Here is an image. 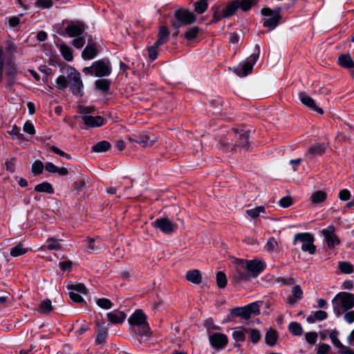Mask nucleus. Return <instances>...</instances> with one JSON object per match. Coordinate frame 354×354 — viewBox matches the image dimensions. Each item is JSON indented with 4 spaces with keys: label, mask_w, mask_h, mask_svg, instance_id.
Instances as JSON below:
<instances>
[{
    "label": "nucleus",
    "mask_w": 354,
    "mask_h": 354,
    "mask_svg": "<svg viewBox=\"0 0 354 354\" xmlns=\"http://www.w3.org/2000/svg\"><path fill=\"white\" fill-rule=\"evenodd\" d=\"M332 304L335 313L339 316L344 312L354 307V295L347 292H340L333 299Z\"/></svg>",
    "instance_id": "1"
},
{
    "label": "nucleus",
    "mask_w": 354,
    "mask_h": 354,
    "mask_svg": "<svg viewBox=\"0 0 354 354\" xmlns=\"http://www.w3.org/2000/svg\"><path fill=\"white\" fill-rule=\"evenodd\" d=\"M265 268L264 263L258 260L247 261L239 259L236 261V269L239 272V279H245L248 277V274L241 272V270L246 269L248 274L252 277H257Z\"/></svg>",
    "instance_id": "2"
},
{
    "label": "nucleus",
    "mask_w": 354,
    "mask_h": 354,
    "mask_svg": "<svg viewBox=\"0 0 354 354\" xmlns=\"http://www.w3.org/2000/svg\"><path fill=\"white\" fill-rule=\"evenodd\" d=\"M282 8L281 7H277L274 9L266 7L261 9V14L265 18L263 19V26L265 28H268L270 30H274L280 23L282 19L281 15Z\"/></svg>",
    "instance_id": "3"
},
{
    "label": "nucleus",
    "mask_w": 354,
    "mask_h": 354,
    "mask_svg": "<svg viewBox=\"0 0 354 354\" xmlns=\"http://www.w3.org/2000/svg\"><path fill=\"white\" fill-rule=\"evenodd\" d=\"M196 19L193 12L185 8H180L175 11L174 18L171 20V24L176 30H178L183 26L194 23Z\"/></svg>",
    "instance_id": "4"
},
{
    "label": "nucleus",
    "mask_w": 354,
    "mask_h": 354,
    "mask_svg": "<svg viewBox=\"0 0 354 354\" xmlns=\"http://www.w3.org/2000/svg\"><path fill=\"white\" fill-rule=\"evenodd\" d=\"M131 326H136L138 327V334L143 337L149 335L150 328L147 322V316L141 310H137L132 314L128 319Z\"/></svg>",
    "instance_id": "5"
},
{
    "label": "nucleus",
    "mask_w": 354,
    "mask_h": 354,
    "mask_svg": "<svg viewBox=\"0 0 354 354\" xmlns=\"http://www.w3.org/2000/svg\"><path fill=\"white\" fill-rule=\"evenodd\" d=\"M255 51L257 53L251 55L245 62L240 63L239 66L233 68V72L235 74L239 77H245L252 71L253 66L259 56L260 47L258 44L255 46Z\"/></svg>",
    "instance_id": "6"
},
{
    "label": "nucleus",
    "mask_w": 354,
    "mask_h": 354,
    "mask_svg": "<svg viewBox=\"0 0 354 354\" xmlns=\"http://www.w3.org/2000/svg\"><path fill=\"white\" fill-rule=\"evenodd\" d=\"M259 314L260 306L257 302L251 303L243 307H236L232 308L230 311L231 317H239L245 320Z\"/></svg>",
    "instance_id": "7"
},
{
    "label": "nucleus",
    "mask_w": 354,
    "mask_h": 354,
    "mask_svg": "<svg viewBox=\"0 0 354 354\" xmlns=\"http://www.w3.org/2000/svg\"><path fill=\"white\" fill-rule=\"evenodd\" d=\"M314 239L310 233H298L295 235L293 244L297 242L302 243L301 250L313 254L316 252V246L313 244Z\"/></svg>",
    "instance_id": "8"
},
{
    "label": "nucleus",
    "mask_w": 354,
    "mask_h": 354,
    "mask_svg": "<svg viewBox=\"0 0 354 354\" xmlns=\"http://www.w3.org/2000/svg\"><path fill=\"white\" fill-rule=\"evenodd\" d=\"M68 85L71 87L72 93L75 95L82 96L83 95V83L80 77V73L74 68H71V72L68 77Z\"/></svg>",
    "instance_id": "9"
},
{
    "label": "nucleus",
    "mask_w": 354,
    "mask_h": 354,
    "mask_svg": "<svg viewBox=\"0 0 354 354\" xmlns=\"http://www.w3.org/2000/svg\"><path fill=\"white\" fill-rule=\"evenodd\" d=\"M322 234L324 236L327 246L330 248H334L335 245H339L340 241L335 234V227L332 225L322 230Z\"/></svg>",
    "instance_id": "10"
},
{
    "label": "nucleus",
    "mask_w": 354,
    "mask_h": 354,
    "mask_svg": "<svg viewBox=\"0 0 354 354\" xmlns=\"http://www.w3.org/2000/svg\"><path fill=\"white\" fill-rule=\"evenodd\" d=\"M152 225L165 234H170L177 228V225L170 221L167 218H161L156 219Z\"/></svg>",
    "instance_id": "11"
},
{
    "label": "nucleus",
    "mask_w": 354,
    "mask_h": 354,
    "mask_svg": "<svg viewBox=\"0 0 354 354\" xmlns=\"http://www.w3.org/2000/svg\"><path fill=\"white\" fill-rule=\"evenodd\" d=\"M95 75L97 77L108 76L111 73V67L109 60L102 59L93 63Z\"/></svg>",
    "instance_id": "12"
},
{
    "label": "nucleus",
    "mask_w": 354,
    "mask_h": 354,
    "mask_svg": "<svg viewBox=\"0 0 354 354\" xmlns=\"http://www.w3.org/2000/svg\"><path fill=\"white\" fill-rule=\"evenodd\" d=\"M234 136L236 148L238 147L243 151H248L249 149V131L234 130Z\"/></svg>",
    "instance_id": "13"
},
{
    "label": "nucleus",
    "mask_w": 354,
    "mask_h": 354,
    "mask_svg": "<svg viewBox=\"0 0 354 354\" xmlns=\"http://www.w3.org/2000/svg\"><path fill=\"white\" fill-rule=\"evenodd\" d=\"M209 340L212 347L216 349L224 348L228 343L226 335L221 333H215L209 336Z\"/></svg>",
    "instance_id": "14"
},
{
    "label": "nucleus",
    "mask_w": 354,
    "mask_h": 354,
    "mask_svg": "<svg viewBox=\"0 0 354 354\" xmlns=\"http://www.w3.org/2000/svg\"><path fill=\"white\" fill-rule=\"evenodd\" d=\"M234 130L228 133L226 136L222 138L220 140V145L225 151L236 150V139L234 137Z\"/></svg>",
    "instance_id": "15"
},
{
    "label": "nucleus",
    "mask_w": 354,
    "mask_h": 354,
    "mask_svg": "<svg viewBox=\"0 0 354 354\" xmlns=\"http://www.w3.org/2000/svg\"><path fill=\"white\" fill-rule=\"evenodd\" d=\"M299 98L301 102L305 105L306 106L315 111L318 113L322 115L324 113V111L322 108L318 107L314 100L308 95L306 93L301 92L299 94Z\"/></svg>",
    "instance_id": "16"
},
{
    "label": "nucleus",
    "mask_w": 354,
    "mask_h": 354,
    "mask_svg": "<svg viewBox=\"0 0 354 354\" xmlns=\"http://www.w3.org/2000/svg\"><path fill=\"white\" fill-rule=\"evenodd\" d=\"M82 120L84 124L90 128H95L102 126L105 119L102 116L82 115Z\"/></svg>",
    "instance_id": "17"
},
{
    "label": "nucleus",
    "mask_w": 354,
    "mask_h": 354,
    "mask_svg": "<svg viewBox=\"0 0 354 354\" xmlns=\"http://www.w3.org/2000/svg\"><path fill=\"white\" fill-rule=\"evenodd\" d=\"M84 31V27L82 23L71 24L68 25L65 32L70 37H76L80 36Z\"/></svg>",
    "instance_id": "18"
},
{
    "label": "nucleus",
    "mask_w": 354,
    "mask_h": 354,
    "mask_svg": "<svg viewBox=\"0 0 354 354\" xmlns=\"http://www.w3.org/2000/svg\"><path fill=\"white\" fill-rule=\"evenodd\" d=\"M339 64L349 70L352 75H354V62L349 55L342 54L338 59Z\"/></svg>",
    "instance_id": "19"
},
{
    "label": "nucleus",
    "mask_w": 354,
    "mask_h": 354,
    "mask_svg": "<svg viewBox=\"0 0 354 354\" xmlns=\"http://www.w3.org/2000/svg\"><path fill=\"white\" fill-rule=\"evenodd\" d=\"M107 318L109 321L112 324H121L124 321L126 318V314L122 311L113 310L107 313Z\"/></svg>",
    "instance_id": "20"
},
{
    "label": "nucleus",
    "mask_w": 354,
    "mask_h": 354,
    "mask_svg": "<svg viewBox=\"0 0 354 354\" xmlns=\"http://www.w3.org/2000/svg\"><path fill=\"white\" fill-rule=\"evenodd\" d=\"M97 54V49L95 44H88L82 53L84 59H93Z\"/></svg>",
    "instance_id": "21"
},
{
    "label": "nucleus",
    "mask_w": 354,
    "mask_h": 354,
    "mask_svg": "<svg viewBox=\"0 0 354 354\" xmlns=\"http://www.w3.org/2000/svg\"><path fill=\"white\" fill-rule=\"evenodd\" d=\"M169 31L167 27L160 26L158 30V39L156 41V46H161L167 42Z\"/></svg>",
    "instance_id": "22"
},
{
    "label": "nucleus",
    "mask_w": 354,
    "mask_h": 354,
    "mask_svg": "<svg viewBox=\"0 0 354 354\" xmlns=\"http://www.w3.org/2000/svg\"><path fill=\"white\" fill-rule=\"evenodd\" d=\"M238 5V0L229 2L222 10L223 17L227 18L232 16L239 9Z\"/></svg>",
    "instance_id": "23"
},
{
    "label": "nucleus",
    "mask_w": 354,
    "mask_h": 354,
    "mask_svg": "<svg viewBox=\"0 0 354 354\" xmlns=\"http://www.w3.org/2000/svg\"><path fill=\"white\" fill-rule=\"evenodd\" d=\"M185 278L187 281L194 284H199L202 281V275L198 270H192L187 271L186 273Z\"/></svg>",
    "instance_id": "24"
},
{
    "label": "nucleus",
    "mask_w": 354,
    "mask_h": 354,
    "mask_svg": "<svg viewBox=\"0 0 354 354\" xmlns=\"http://www.w3.org/2000/svg\"><path fill=\"white\" fill-rule=\"evenodd\" d=\"M58 47L62 57L66 61L71 62L73 59V50L69 46L62 43L58 45Z\"/></svg>",
    "instance_id": "25"
},
{
    "label": "nucleus",
    "mask_w": 354,
    "mask_h": 354,
    "mask_svg": "<svg viewBox=\"0 0 354 354\" xmlns=\"http://www.w3.org/2000/svg\"><path fill=\"white\" fill-rule=\"evenodd\" d=\"M327 198V194L324 191H317L313 192L310 197V201L313 205H317L324 202Z\"/></svg>",
    "instance_id": "26"
},
{
    "label": "nucleus",
    "mask_w": 354,
    "mask_h": 354,
    "mask_svg": "<svg viewBox=\"0 0 354 354\" xmlns=\"http://www.w3.org/2000/svg\"><path fill=\"white\" fill-rule=\"evenodd\" d=\"M327 313L325 311L323 310H317L314 313H312L311 315H310L307 319L306 321L308 323H314L316 321H322L324 320L327 318Z\"/></svg>",
    "instance_id": "27"
},
{
    "label": "nucleus",
    "mask_w": 354,
    "mask_h": 354,
    "mask_svg": "<svg viewBox=\"0 0 354 354\" xmlns=\"http://www.w3.org/2000/svg\"><path fill=\"white\" fill-rule=\"evenodd\" d=\"M278 339V334L275 330L270 328L266 334L265 341L266 343L270 346H273L276 344Z\"/></svg>",
    "instance_id": "28"
},
{
    "label": "nucleus",
    "mask_w": 354,
    "mask_h": 354,
    "mask_svg": "<svg viewBox=\"0 0 354 354\" xmlns=\"http://www.w3.org/2000/svg\"><path fill=\"white\" fill-rule=\"evenodd\" d=\"M6 73L10 84H12L17 73V66L12 62H8L6 64Z\"/></svg>",
    "instance_id": "29"
},
{
    "label": "nucleus",
    "mask_w": 354,
    "mask_h": 354,
    "mask_svg": "<svg viewBox=\"0 0 354 354\" xmlns=\"http://www.w3.org/2000/svg\"><path fill=\"white\" fill-rule=\"evenodd\" d=\"M48 245L46 246H41V250H45L46 249L48 250H60L62 249V245L59 242L58 239H56L54 237H50L47 239Z\"/></svg>",
    "instance_id": "30"
},
{
    "label": "nucleus",
    "mask_w": 354,
    "mask_h": 354,
    "mask_svg": "<svg viewBox=\"0 0 354 354\" xmlns=\"http://www.w3.org/2000/svg\"><path fill=\"white\" fill-rule=\"evenodd\" d=\"M97 326H100V324L97 322ZM108 335V330L104 327H99L97 331V337L95 343L97 344H102L105 342V340Z\"/></svg>",
    "instance_id": "31"
},
{
    "label": "nucleus",
    "mask_w": 354,
    "mask_h": 354,
    "mask_svg": "<svg viewBox=\"0 0 354 354\" xmlns=\"http://www.w3.org/2000/svg\"><path fill=\"white\" fill-rule=\"evenodd\" d=\"M29 250V248L24 247V245L20 243L10 249V255L13 257H17L25 254Z\"/></svg>",
    "instance_id": "32"
},
{
    "label": "nucleus",
    "mask_w": 354,
    "mask_h": 354,
    "mask_svg": "<svg viewBox=\"0 0 354 354\" xmlns=\"http://www.w3.org/2000/svg\"><path fill=\"white\" fill-rule=\"evenodd\" d=\"M111 144L108 141H100L92 147V151L96 153H101L108 151L111 148Z\"/></svg>",
    "instance_id": "33"
},
{
    "label": "nucleus",
    "mask_w": 354,
    "mask_h": 354,
    "mask_svg": "<svg viewBox=\"0 0 354 354\" xmlns=\"http://www.w3.org/2000/svg\"><path fill=\"white\" fill-rule=\"evenodd\" d=\"M35 191L37 192H43L48 194H53L54 192V189L50 183L48 182H43L40 184L37 185L35 187Z\"/></svg>",
    "instance_id": "34"
},
{
    "label": "nucleus",
    "mask_w": 354,
    "mask_h": 354,
    "mask_svg": "<svg viewBox=\"0 0 354 354\" xmlns=\"http://www.w3.org/2000/svg\"><path fill=\"white\" fill-rule=\"evenodd\" d=\"M95 85L98 90L105 93L109 90L111 81L108 79H99L95 81Z\"/></svg>",
    "instance_id": "35"
},
{
    "label": "nucleus",
    "mask_w": 354,
    "mask_h": 354,
    "mask_svg": "<svg viewBox=\"0 0 354 354\" xmlns=\"http://www.w3.org/2000/svg\"><path fill=\"white\" fill-rule=\"evenodd\" d=\"M53 310V308L51 304V301L48 299H46L41 301L39 304V306L37 309L38 312L41 314H48Z\"/></svg>",
    "instance_id": "36"
},
{
    "label": "nucleus",
    "mask_w": 354,
    "mask_h": 354,
    "mask_svg": "<svg viewBox=\"0 0 354 354\" xmlns=\"http://www.w3.org/2000/svg\"><path fill=\"white\" fill-rule=\"evenodd\" d=\"M256 3V0H238V8H241L243 11L245 12L249 10Z\"/></svg>",
    "instance_id": "37"
},
{
    "label": "nucleus",
    "mask_w": 354,
    "mask_h": 354,
    "mask_svg": "<svg viewBox=\"0 0 354 354\" xmlns=\"http://www.w3.org/2000/svg\"><path fill=\"white\" fill-rule=\"evenodd\" d=\"M288 329L290 332L296 336H300L303 333V328L300 324L292 322L289 324Z\"/></svg>",
    "instance_id": "38"
},
{
    "label": "nucleus",
    "mask_w": 354,
    "mask_h": 354,
    "mask_svg": "<svg viewBox=\"0 0 354 354\" xmlns=\"http://www.w3.org/2000/svg\"><path fill=\"white\" fill-rule=\"evenodd\" d=\"M266 208L264 206H257L254 209L246 210V214L252 218H257L261 213H265Z\"/></svg>",
    "instance_id": "39"
},
{
    "label": "nucleus",
    "mask_w": 354,
    "mask_h": 354,
    "mask_svg": "<svg viewBox=\"0 0 354 354\" xmlns=\"http://www.w3.org/2000/svg\"><path fill=\"white\" fill-rule=\"evenodd\" d=\"M194 11L198 14L203 13L208 8V3L205 0H200L194 4Z\"/></svg>",
    "instance_id": "40"
},
{
    "label": "nucleus",
    "mask_w": 354,
    "mask_h": 354,
    "mask_svg": "<svg viewBox=\"0 0 354 354\" xmlns=\"http://www.w3.org/2000/svg\"><path fill=\"white\" fill-rule=\"evenodd\" d=\"M325 151V147L322 144H317L308 149V153L312 156L322 155Z\"/></svg>",
    "instance_id": "41"
},
{
    "label": "nucleus",
    "mask_w": 354,
    "mask_h": 354,
    "mask_svg": "<svg viewBox=\"0 0 354 354\" xmlns=\"http://www.w3.org/2000/svg\"><path fill=\"white\" fill-rule=\"evenodd\" d=\"M67 288L75 292H77L84 295H86L87 292V289L83 283H70L68 284Z\"/></svg>",
    "instance_id": "42"
},
{
    "label": "nucleus",
    "mask_w": 354,
    "mask_h": 354,
    "mask_svg": "<svg viewBox=\"0 0 354 354\" xmlns=\"http://www.w3.org/2000/svg\"><path fill=\"white\" fill-rule=\"evenodd\" d=\"M199 28L197 26H192L187 30L184 34V37L187 40H192L196 38L199 32Z\"/></svg>",
    "instance_id": "43"
},
{
    "label": "nucleus",
    "mask_w": 354,
    "mask_h": 354,
    "mask_svg": "<svg viewBox=\"0 0 354 354\" xmlns=\"http://www.w3.org/2000/svg\"><path fill=\"white\" fill-rule=\"evenodd\" d=\"M232 337L236 342L235 347H239L238 342H243L245 340V335L243 330H236L232 333Z\"/></svg>",
    "instance_id": "44"
},
{
    "label": "nucleus",
    "mask_w": 354,
    "mask_h": 354,
    "mask_svg": "<svg viewBox=\"0 0 354 354\" xmlns=\"http://www.w3.org/2000/svg\"><path fill=\"white\" fill-rule=\"evenodd\" d=\"M216 284L220 288H223L227 284V277L223 272H218L216 273Z\"/></svg>",
    "instance_id": "45"
},
{
    "label": "nucleus",
    "mask_w": 354,
    "mask_h": 354,
    "mask_svg": "<svg viewBox=\"0 0 354 354\" xmlns=\"http://www.w3.org/2000/svg\"><path fill=\"white\" fill-rule=\"evenodd\" d=\"M246 333H250V337L253 344H257L261 339V334L257 329H244Z\"/></svg>",
    "instance_id": "46"
},
{
    "label": "nucleus",
    "mask_w": 354,
    "mask_h": 354,
    "mask_svg": "<svg viewBox=\"0 0 354 354\" xmlns=\"http://www.w3.org/2000/svg\"><path fill=\"white\" fill-rule=\"evenodd\" d=\"M44 164L40 160H36L32 165L31 171L33 175H39L42 174L44 170Z\"/></svg>",
    "instance_id": "47"
},
{
    "label": "nucleus",
    "mask_w": 354,
    "mask_h": 354,
    "mask_svg": "<svg viewBox=\"0 0 354 354\" xmlns=\"http://www.w3.org/2000/svg\"><path fill=\"white\" fill-rule=\"evenodd\" d=\"M339 269L342 272L345 274H351L354 272L353 266L346 261L340 262L339 263Z\"/></svg>",
    "instance_id": "48"
},
{
    "label": "nucleus",
    "mask_w": 354,
    "mask_h": 354,
    "mask_svg": "<svg viewBox=\"0 0 354 354\" xmlns=\"http://www.w3.org/2000/svg\"><path fill=\"white\" fill-rule=\"evenodd\" d=\"M278 247V243L274 237L270 238L266 245V249L269 252L277 250Z\"/></svg>",
    "instance_id": "49"
},
{
    "label": "nucleus",
    "mask_w": 354,
    "mask_h": 354,
    "mask_svg": "<svg viewBox=\"0 0 354 354\" xmlns=\"http://www.w3.org/2000/svg\"><path fill=\"white\" fill-rule=\"evenodd\" d=\"M130 140L142 145L143 147H151L156 142V140H149L147 136L141 137L136 140L130 139Z\"/></svg>",
    "instance_id": "50"
},
{
    "label": "nucleus",
    "mask_w": 354,
    "mask_h": 354,
    "mask_svg": "<svg viewBox=\"0 0 354 354\" xmlns=\"http://www.w3.org/2000/svg\"><path fill=\"white\" fill-rule=\"evenodd\" d=\"M338 332L336 330L332 331L329 334V337L331 339L332 343L335 346L339 348V350L342 348L344 345H343L341 342L337 338Z\"/></svg>",
    "instance_id": "51"
},
{
    "label": "nucleus",
    "mask_w": 354,
    "mask_h": 354,
    "mask_svg": "<svg viewBox=\"0 0 354 354\" xmlns=\"http://www.w3.org/2000/svg\"><path fill=\"white\" fill-rule=\"evenodd\" d=\"M96 303L98 306L104 309H110L112 307V302L109 299H98Z\"/></svg>",
    "instance_id": "52"
},
{
    "label": "nucleus",
    "mask_w": 354,
    "mask_h": 354,
    "mask_svg": "<svg viewBox=\"0 0 354 354\" xmlns=\"http://www.w3.org/2000/svg\"><path fill=\"white\" fill-rule=\"evenodd\" d=\"M56 84H57V87L59 89L62 90L67 87V86L68 84V80H67L64 76L60 75L57 78Z\"/></svg>",
    "instance_id": "53"
},
{
    "label": "nucleus",
    "mask_w": 354,
    "mask_h": 354,
    "mask_svg": "<svg viewBox=\"0 0 354 354\" xmlns=\"http://www.w3.org/2000/svg\"><path fill=\"white\" fill-rule=\"evenodd\" d=\"M213 11V18L211 21V23L214 24L220 21L222 18H224L223 16V12L220 14L219 8L217 6H214L212 8Z\"/></svg>",
    "instance_id": "54"
},
{
    "label": "nucleus",
    "mask_w": 354,
    "mask_h": 354,
    "mask_svg": "<svg viewBox=\"0 0 354 354\" xmlns=\"http://www.w3.org/2000/svg\"><path fill=\"white\" fill-rule=\"evenodd\" d=\"M204 326L206 329L210 332L212 330H219V327L216 326L214 323V320L212 318H208L205 321Z\"/></svg>",
    "instance_id": "55"
},
{
    "label": "nucleus",
    "mask_w": 354,
    "mask_h": 354,
    "mask_svg": "<svg viewBox=\"0 0 354 354\" xmlns=\"http://www.w3.org/2000/svg\"><path fill=\"white\" fill-rule=\"evenodd\" d=\"M52 0H37L35 2V6L41 8H49L53 6Z\"/></svg>",
    "instance_id": "56"
},
{
    "label": "nucleus",
    "mask_w": 354,
    "mask_h": 354,
    "mask_svg": "<svg viewBox=\"0 0 354 354\" xmlns=\"http://www.w3.org/2000/svg\"><path fill=\"white\" fill-rule=\"evenodd\" d=\"M159 46H156V43L155 42V44L153 46H151L147 48V50L149 53V57L151 60H154L156 59L157 55H158L157 49Z\"/></svg>",
    "instance_id": "57"
},
{
    "label": "nucleus",
    "mask_w": 354,
    "mask_h": 354,
    "mask_svg": "<svg viewBox=\"0 0 354 354\" xmlns=\"http://www.w3.org/2000/svg\"><path fill=\"white\" fill-rule=\"evenodd\" d=\"M317 333L316 332L306 333L305 335L306 340L310 344H315L317 339Z\"/></svg>",
    "instance_id": "58"
},
{
    "label": "nucleus",
    "mask_w": 354,
    "mask_h": 354,
    "mask_svg": "<svg viewBox=\"0 0 354 354\" xmlns=\"http://www.w3.org/2000/svg\"><path fill=\"white\" fill-rule=\"evenodd\" d=\"M95 109L93 106H80L78 107V113L82 115H90V114L93 113Z\"/></svg>",
    "instance_id": "59"
},
{
    "label": "nucleus",
    "mask_w": 354,
    "mask_h": 354,
    "mask_svg": "<svg viewBox=\"0 0 354 354\" xmlns=\"http://www.w3.org/2000/svg\"><path fill=\"white\" fill-rule=\"evenodd\" d=\"M330 349L331 348L330 345L325 343H321L318 346L317 354H328Z\"/></svg>",
    "instance_id": "60"
},
{
    "label": "nucleus",
    "mask_w": 354,
    "mask_h": 354,
    "mask_svg": "<svg viewBox=\"0 0 354 354\" xmlns=\"http://www.w3.org/2000/svg\"><path fill=\"white\" fill-rule=\"evenodd\" d=\"M279 203L281 207L286 208L292 205L293 201L290 196H285L280 199Z\"/></svg>",
    "instance_id": "61"
},
{
    "label": "nucleus",
    "mask_w": 354,
    "mask_h": 354,
    "mask_svg": "<svg viewBox=\"0 0 354 354\" xmlns=\"http://www.w3.org/2000/svg\"><path fill=\"white\" fill-rule=\"evenodd\" d=\"M76 37L72 41V44L77 48H82L85 44V39L80 36Z\"/></svg>",
    "instance_id": "62"
},
{
    "label": "nucleus",
    "mask_w": 354,
    "mask_h": 354,
    "mask_svg": "<svg viewBox=\"0 0 354 354\" xmlns=\"http://www.w3.org/2000/svg\"><path fill=\"white\" fill-rule=\"evenodd\" d=\"M292 296L297 299H300L302 297L303 291L299 285H295L292 288Z\"/></svg>",
    "instance_id": "63"
},
{
    "label": "nucleus",
    "mask_w": 354,
    "mask_h": 354,
    "mask_svg": "<svg viewBox=\"0 0 354 354\" xmlns=\"http://www.w3.org/2000/svg\"><path fill=\"white\" fill-rule=\"evenodd\" d=\"M72 266L73 263L70 260L62 261L59 263V266L62 271H70L72 268Z\"/></svg>",
    "instance_id": "64"
}]
</instances>
